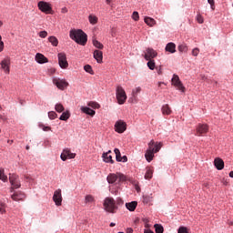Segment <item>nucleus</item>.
<instances>
[{
	"instance_id": "11",
	"label": "nucleus",
	"mask_w": 233,
	"mask_h": 233,
	"mask_svg": "<svg viewBox=\"0 0 233 233\" xmlns=\"http://www.w3.org/2000/svg\"><path fill=\"white\" fill-rule=\"evenodd\" d=\"M127 130V123L123 120H118L115 123V131L117 134H123Z\"/></svg>"
},
{
	"instance_id": "28",
	"label": "nucleus",
	"mask_w": 233,
	"mask_h": 233,
	"mask_svg": "<svg viewBox=\"0 0 233 233\" xmlns=\"http://www.w3.org/2000/svg\"><path fill=\"white\" fill-rule=\"evenodd\" d=\"M154 174V169L150 167H147V172L145 174V179H152V176Z\"/></svg>"
},
{
	"instance_id": "1",
	"label": "nucleus",
	"mask_w": 233,
	"mask_h": 233,
	"mask_svg": "<svg viewBox=\"0 0 233 233\" xmlns=\"http://www.w3.org/2000/svg\"><path fill=\"white\" fill-rule=\"evenodd\" d=\"M69 36L73 41H76L77 45L85 46L88 41V35L81 29H73L69 32Z\"/></svg>"
},
{
	"instance_id": "62",
	"label": "nucleus",
	"mask_w": 233,
	"mask_h": 233,
	"mask_svg": "<svg viewBox=\"0 0 233 233\" xmlns=\"http://www.w3.org/2000/svg\"><path fill=\"white\" fill-rule=\"evenodd\" d=\"M229 177H233V171L229 173Z\"/></svg>"
},
{
	"instance_id": "36",
	"label": "nucleus",
	"mask_w": 233,
	"mask_h": 233,
	"mask_svg": "<svg viewBox=\"0 0 233 233\" xmlns=\"http://www.w3.org/2000/svg\"><path fill=\"white\" fill-rule=\"evenodd\" d=\"M147 66L149 68V70H155L156 68V62L154 61V59L151 60H147Z\"/></svg>"
},
{
	"instance_id": "38",
	"label": "nucleus",
	"mask_w": 233,
	"mask_h": 233,
	"mask_svg": "<svg viewBox=\"0 0 233 233\" xmlns=\"http://www.w3.org/2000/svg\"><path fill=\"white\" fill-rule=\"evenodd\" d=\"M177 48L178 52H188V46L185 44L179 45Z\"/></svg>"
},
{
	"instance_id": "13",
	"label": "nucleus",
	"mask_w": 233,
	"mask_h": 233,
	"mask_svg": "<svg viewBox=\"0 0 233 233\" xmlns=\"http://www.w3.org/2000/svg\"><path fill=\"white\" fill-rule=\"evenodd\" d=\"M60 157L62 161H66L67 159H74V157H76V153H72L70 149L66 148L63 150Z\"/></svg>"
},
{
	"instance_id": "60",
	"label": "nucleus",
	"mask_w": 233,
	"mask_h": 233,
	"mask_svg": "<svg viewBox=\"0 0 233 233\" xmlns=\"http://www.w3.org/2000/svg\"><path fill=\"white\" fill-rule=\"evenodd\" d=\"M7 143H9V145H12V143H14V140H7Z\"/></svg>"
},
{
	"instance_id": "7",
	"label": "nucleus",
	"mask_w": 233,
	"mask_h": 233,
	"mask_svg": "<svg viewBox=\"0 0 233 233\" xmlns=\"http://www.w3.org/2000/svg\"><path fill=\"white\" fill-rule=\"evenodd\" d=\"M38 10H41L44 14H52V5L45 1H40L37 4Z\"/></svg>"
},
{
	"instance_id": "30",
	"label": "nucleus",
	"mask_w": 233,
	"mask_h": 233,
	"mask_svg": "<svg viewBox=\"0 0 233 233\" xmlns=\"http://www.w3.org/2000/svg\"><path fill=\"white\" fill-rule=\"evenodd\" d=\"M48 41H49V43H51V45L53 46H57V45H59V41L57 40V37H56V36H49Z\"/></svg>"
},
{
	"instance_id": "6",
	"label": "nucleus",
	"mask_w": 233,
	"mask_h": 233,
	"mask_svg": "<svg viewBox=\"0 0 233 233\" xmlns=\"http://www.w3.org/2000/svg\"><path fill=\"white\" fill-rule=\"evenodd\" d=\"M154 145H156V142L154 140H151L148 143V149L146 151L145 157L148 163L154 159Z\"/></svg>"
},
{
	"instance_id": "52",
	"label": "nucleus",
	"mask_w": 233,
	"mask_h": 233,
	"mask_svg": "<svg viewBox=\"0 0 233 233\" xmlns=\"http://www.w3.org/2000/svg\"><path fill=\"white\" fill-rule=\"evenodd\" d=\"M6 210L5 209V204L0 205V214H5Z\"/></svg>"
},
{
	"instance_id": "19",
	"label": "nucleus",
	"mask_w": 233,
	"mask_h": 233,
	"mask_svg": "<svg viewBox=\"0 0 233 233\" xmlns=\"http://www.w3.org/2000/svg\"><path fill=\"white\" fill-rule=\"evenodd\" d=\"M214 165L217 170H223L225 168V162L219 157L215 158Z\"/></svg>"
},
{
	"instance_id": "31",
	"label": "nucleus",
	"mask_w": 233,
	"mask_h": 233,
	"mask_svg": "<svg viewBox=\"0 0 233 233\" xmlns=\"http://www.w3.org/2000/svg\"><path fill=\"white\" fill-rule=\"evenodd\" d=\"M154 228L156 233H163L165 231V228L163 226H161V224H155Z\"/></svg>"
},
{
	"instance_id": "50",
	"label": "nucleus",
	"mask_w": 233,
	"mask_h": 233,
	"mask_svg": "<svg viewBox=\"0 0 233 233\" xmlns=\"http://www.w3.org/2000/svg\"><path fill=\"white\" fill-rule=\"evenodd\" d=\"M192 56H194L195 57H198V56H199V48L196 47L192 50Z\"/></svg>"
},
{
	"instance_id": "54",
	"label": "nucleus",
	"mask_w": 233,
	"mask_h": 233,
	"mask_svg": "<svg viewBox=\"0 0 233 233\" xmlns=\"http://www.w3.org/2000/svg\"><path fill=\"white\" fill-rule=\"evenodd\" d=\"M2 37L0 35V52H3V49L5 48V43L1 41Z\"/></svg>"
},
{
	"instance_id": "12",
	"label": "nucleus",
	"mask_w": 233,
	"mask_h": 233,
	"mask_svg": "<svg viewBox=\"0 0 233 233\" xmlns=\"http://www.w3.org/2000/svg\"><path fill=\"white\" fill-rule=\"evenodd\" d=\"M53 201L55 202L56 207H61L63 203V196L61 195V189L58 188L54 192Z\"/></svg>"
},
{
	"instance_id": "29",
	"label": "nucleus",
	"mask_w": 233,
	"mask_h": 233,
	"mask_svg": "<svg viewBox=\"0 0 233 233\" xmlns=\"http://www.w3.org/2000/svg\"><path fill=\"white\" fill-rule=\"evenodd\" d=\"M154 201V197L152 195H144L143 196V203L148 204Z\"/></svg>"
},
{
	"instance_id": "40",
	"label": "nucleus",
	"mask_w": 233,
	"mask_h": 233,
	"mask_svg": "<svg viewBox=\"0 0 233 233\" xmlns=\"http://www.w3.org/2000/svg\"><path fill=\"white\" fill-rule=\"evenodd\" d=\"M141 93V87L138 86L135 89L132 90V96L133 97L137 98V94Z\"/></svg>"
},
{
	"instance_id": "26",
	"label": "nucleus",
	"mask_w": 233,
	"mask_h": 233,
	"mask_svg": "<svg viewBox=\"0 0 233 233\" xmlns=\"http://www.w3.org/2000/svg\"><path fill=\"white\" fill-rule=\"evenodd\" d=\"M144 21H145L146 25H147V26H154V25H156V20L149 16H146L144 18Z\"/></svg>"
},
{
	"instance_id": "47",
	"label": "nucleus",
	"mask_w": 233,
	"mask_h": 233,
	"mask_svg": "<svg viewBox=\"0 0 233 233\" xmlns=\"http://www.w3.org/2000/svg\"><path fill=\"white\" fill-rule=\"evenodd\" d=\"M178 233H188V228L187 227H180L177 230Z\"/></svg>"
},
{
	"instance_id": "53",
	"label": "nucleus",
	"mask_w": 233,
	"mask_h": 233,
	"mask_svg": "<svg viewBox=\"0 0 233 233\" xmlns=\"http://www.w3.org/2000/svg\"><path fill=\"white\" fill-rule=\"evenodd\" d=\"M127 161H128V157H127V156H123V157L120 158V162H122V163H127Z\"/></svg>"
},
{
	"instance_id": "61",
	"label": "nucleus",
	"mask_w": 233,
	"mask_h": 233,
	"mask_svg": "<svg viewBox=\"0 0 233 233\" xmlns=\"http://www.w3.org/2000/svg\"><path fill=\"white\" fill-rule=\"evenodd\" d=\"M112 3V0H106V5H110Z\"/></svg>"
},
{
	"instance_id": "5",
	"label": "nucleus",
	"mask_w": 233,
	"mask_h": 233,
	"mask_svg": "<svg viewBox=\"0 0 233 233\" xmlns=\"http://www.w3.org/2000/svg\"><path fill=\"white\" fill-rule=\"evenodd\" d=\"M9 182L11 183L10 192H14L15 189L21 188L19 176L15 174H9Z\"/></svg>"
},
{
	"instance_id": "10",
	"label": "nucleus",
	"mask_w": 233,
	"mask_h": 233,
	"mask_svg": "<svg viewBox=\"0 0 233 233\" xmlns=\"http://www.w3.org/2000/svg\"><path fill=\"white\" fill-rule=\"evenodd\" d=\"M58 57V65L60 68H68V61L66 60V54L59 53L57 55Z\"/></svg>"
},
{
	"instance_id": "32",
	"label": "nucleus",
	"mask_w": 233,
	"mask_h": 233,
	"mask_svg": "<svg viewBox=\"0 0 233 233\" xmlns=\"http://www.w3.org/2000/svg\"><path fill=\"white\" fill-rule=\"evenodd\" d=\"M55 110L61 114V112H65V106H63V104L58 103L55 106Z\"/></svg>"
},
{
	"instance_id": "21",
	"label": "nucleus",
	"mask_w": 233,
	"mask_h": 233,
	"mask_svg": "<svg viewBox=\"0 0 233 233\" xmlns=\"http://www.w3.org/2000/svg\"><path fill=\"white\" fill-rule=\"evenodd\" d=\"M110 154H112V151L109 150L108 152L106 153H104L102 155V157L104 158V161L106 163H111L112 165H114V159H112V157L110 156Z\"/></svg>"
},
{
	"instance_id": "44",
	"label": "nucleus",
	"mask_w": 233,
	"mask_h": 233,
	"mask_svg": "<svg viewBox=\"0 0 233 233\" xmlns=\"http://www.w3.org/2000/svg\"><path fill=\"white\" fill-rule=\"evenodd\" d=\"M48 117L49 119H56V117H57V113H56L55 111H51L48 113Z\"/></svg>"
},
{
	"instance_id": "18",
	"label": "nucleus",
	"mask_w": 233,
	"mask_h": 233,
	"mask_svg": "<svg viewBox=\"0 0 233 233\" xmlns=\"http://www.w3.org/2000/svg\"><path fill=\"white\" fill-rule=\"evenodd\" d=\"M36 63H39V65H43L45 63H48V58L45 56V55L41 53H37L35 57Z\"/></svg>"
},
{
	"instance_id": "46",
	"label": "nucleus",
	"mask_w": 233,
	"mask_h": 233,
	"mask_svg": "<svg viewBox=\"0 0 233 233\" xmlns=\"http://www.w3.org/2000/svg\"><path fill=\"white\" fill-rule=\"evenodd\" d=\"M88 106H91V108H99L100 106L96 102H89Z\"/></svg>"
},
{
	"instance_id": "15",
	"label": "nucleus",
	"mask_w": 233,
	"mask_h": 233,
	"mask_svg": "<svg viewBox=\"0 0 233 233\" xmlns=\"http://www.w3.org/2000/svg\"><path fill=\"white\" fill-rule=\"evenodd\" d=\"M144 57L146 61L154 59V57H157V52L153 48L148 47L147 49H146Z\"/></svg>"
},
{
	"instance_id": "35",
	"label": "nucleus",
	"mask_w": 233,
	"mask_h": 233,
	"mask_svg": "<svg viewBox=\"0 0 233 233\" xmlns=\"http://www.w3.org/2000/svg\"><path fill=\"white\" fill-rule=\"evenodd\" d=\"M154 147H155V148H154V153L155 154H157V152H159V150H161V147H163V143H161V142H157L156 144H154Z\"/></svg>"
},
{
	"instance_id": "64",
	"label": "nucleus",
	"mask_w": 233,
	"mask_h": 233,
	"mask_svg": "<svg viewBox=\"0 0 233 233\" xmlns=\"http://www.w3.org/2000/svg\"><path fill=\"white\" fill-rule=\"evenodd\" d=\"M202 79H207V77H205V76H202Z\"/></svg>"
},
{
	"instance_id": "17",
	"label": "nucleus",
	"mask_w": 233,
	"mask_h": 233,
	"mask_svg": "<svg viewBox=\"0 0 233 233\" xmlns=\"http://www.w3.org/2000/svg\"><path fill=\"white\" fill-rule=\"evenodd\" d=\"M1 68L5 72V74H10V59H4L1 62Z\"/></svg>"
},
{
	"instance_id": "51",
	"label": "nucleus",
	"mask_w": 233,
	"mask_h": 233,
	"mask_svg": "<svg viewBox=\"0 0 233 233\" xmlns=\"http://www.w3.org/2000/svg\"><path fill=\"white\" fill-rule=\"evenodd\" d=\"M208 3L210 4L211 9L216 10V5L214 0H208Z\"/></svg>"
},
{
	"instance_id": "58",
	"label": "nucleus",
	"mask_w": 233,
	"mask_h": 233,
	"mask_svg": "<svg viewBox=\"0 0 233 233\" xmlns=\"http://www.w3.org/2000/svg\"><path fill=\"white\" fill-rule=\"evenodd\" d=\"M144 233H154V231H152L150 229H145Z\"/></svg>"
},
{
	"instance_id": "55",
	"label": "nucleus",
	"mask_w": 233,
	"mask_h": 233,
	"mask_svg": "<svg viewBox=\"0 0 233 233\" xmlns=\"http://www.w3.org/2000/svg\"><path fill=\"white\" fill-rule=\"evenodd\" d=\"M126 233H134V229L132 228H127Z\"/></svg>"
},
{
	"instance_id": "39",
	"label": "nucleus",
	"mask_w": 233,
	"mask_h": 233,
	"mask_svg": "<svg viewBox=\"0 0 233 233\" xmlns=\"http://www.w3.org/2000/svg\"><path fill=\"white\" fill-rule=\"evenodd\" d=\"M114 152L116 154V161L121 162V151H119L118 148H115Z\"/></svg>"
},
{
	"instance_id": "56",
	"label": "nucleus",
	"mask_w": 233,
	"mask_h": 233,
	"mask_svg": "<svg viewBox=\"0 0 233 233\" xmlns=\"http://www.w3.org/2000/svg\"><path fill=\"white\" fill-rule=\"evenodd\" d=\"M158 76L163 74V69L161 67L157 68Z\"/></svg>"
},
{
	"instance_id": "24",
	"label": "nucleus",
	"mask_w": 233,
	"mask_h": 233,
	"mask_svg": "<svg viewBox=\"0 0 233 233\" xmlns=\"http://www.w3.org/2000/svg\"><path fill=\"white\" fill-rule=\"evenodd\" d=\"M161 112L163 116H170V114H172V109H170V106L166 104L162 106Z\"/></svg>"
},
{
	"instance_id": "8",
	"label": "nucleus",
	"mask_w": 233,
	"mask_h": 233,
	"mask_svg": "<svg viewBox=\"0 0 233 233\" xmlns=\"http://www.w3.org/2000/svg\"><path fill=\"white\" fill-rule=\"evenodd\" d=\"M171 84L173 85V86H176L177 90H180V92H185V87L183 86V83L179 79V76L173 75V77L171 79Z\"/></svg>"
},
{
	"instance_id": "23",
	"label": "nucleus",
	"mask_w": 233,
	"mask_h": 233,
	"mask_svg": "<svg viewBox=\"0 0 233 233\" xmlns=\"http://www.w3.org/2000/svg\"><path fill=\"white\" fill-rule=\"evenodd\" d=\"M81 111L84 114H87V116H96V111L94 109H91L90 107L82 106Z\"/></svg>"
},
{
	"instance_id": "59",
	"label": "nucleus",
	"mask_w": 233,
	"mask_h": 233,
	"mask_svg": "<svg viewBox=\"0 0 233 233\" xmlns=\"http://www.w3.org/2000/svg\"><path fill=\"white\" fill-rule=\"evenodd\" d=\"M109 226H110V227H116V223L111 222Z\"/></svg>"
},
{
	"instance_id": "43",
	"label": "nucleus",
	"mask_w": 233,
	"mask_h": 233,
	"mask_svg": "<svg viewBox=\"0 0 233 233\" xmlns=\"http://www.w3.org/2000/svg\"><path fill=\"white\" fill-rule=\"evenodd\" d=\"M132 19L134 21H139V13L137 11H134L132 14Z\"/></svg>"
},
{
	"instance_id": "2",
	"label": "nucleus",
	"mask_w": 233,
	"mask_h": 233,
	"mask_svg": "<svg viewBox=\"0 0 233 233\" xmlns=\"http://www.w3.org/2000/svg\"><path fill=\"white\" fill-rule=\"evenodd\" d=\"M104 209L106 212H109L110 214L116 213V210H117L116 200L112 198H106L104 200Z\"/></svg>"
},
{
	"instance_id": "41",
	"label": "nucleus",
	"mask_w": 233,
	"mask_h": 233,
	"mask_svg": "<svg viewBox=\"0 0 233 233\" xmlns=\"http://www.w3.org/2000/svg\"><path fill=\"white\" fill-rule=\"evenodd\" d=\"M86 203H94L96 199H94V197L92 195H86L85 198Z\"/></svg>"
},
{
	"instance_id": "33",
	"label": "nucleus",
	"mask_w": 233,
	"mask_h": 233,
	"mask_svg": "<svg viewBox=\"0 0 233 233\" xmlns=\"http://www.w3.org/2000/svg\"><path fill=\"white\" fill-rule=\"evenodd\" d=\"M0 180L4 181V183H6V181H8V177L5 175V169H0Z\"/></svg>"
},
{
	"instance_id": "22",
	"label": "nucleus",
	"mask_w": 233,
	"mask_h": 233,
	"mask_svg": "<svg viewBox=\"0 0 233 233\" xmlns=\"http://www.w3.org/2000/svg\"><path fill=\"white\" fill-rule=\"evenodd\" d=\"M165 50L169 52V54H176V44L172 42L167 44Z\"/></svg>"
},
{
	"instance_id": "20",
	"label": "nucleus",
	"mask_w": 233,
	"mask_h": 233,
	"mask_svg": "<svg viewBox=\"0 0 233 233\" xmlns=\"http://www.w3.org/2000/svg\"><path fill=\"white\" fill-rule=\"evenodd\" d=\"M93 56L96 63H103V51L95 50Z\"/></svg>"
},
{
	"instance_id": "48",
	"label": "nucleus",
	"mask_w": 233,
	"mask_h": 233,
	"mask_svg": "<svg viewBox=\"0 0 233 233\" xmlns=\"http://www.w3.org/2000/svg\"><path fill=\"white\" fill-rule=\"evenodd\" d=\"M84 70H86L88 74H92V72H93L92 66H90V65L85 66Z\"/></svg>"
},
{
	"instance_id": "14",
	"label": "nucleus",
	"mask_w": 233,
	"mask_h": 233,
	"mask_svg": "<svg viewBox=\"0 0 233 233\" xmlns=\"http://www.w3.org/2000/svg\"><path fill=\"white\" fill-rule=\"evenodd\" d=\"M196 136H203L208 132V125L198 124L196 128Z\"/></svg>"
},
{
	"instance_id": "57",
	"label": "nucleus",
	"mask_w": 233,
	"mask_h": 233,
	"mask_svg": "<svg viewBox=\"0 0 233 233\" xmlns=\"http://www.w3.org/2000/svg\"><path fill=\"white\" fill-rule=\"evenodd\" d=\"M61 12L62 14H66L68 12V9L66 7H63Z\"/></svg>"
},
{
	"instance_id": "25",
	"label": "nucleus",
	"mask_w": 233,
	"mask_h": 233,
	"mask_svg": "<svg viewBox=\"0 0 233 233\" xmlns=\"http://www.w3.org/2000/svg\"><path fill=\"white\" fill-rule=\"evenodd\" d=\"M126 207H127V210H130V212H134V210H136V208L137 207V203L136 201L126 203Z\"/></svg>"
},
{
	"instance_id": "3",
	"label": "nucleus",
	"mask_w": 233,
	"mask_h": 233,
	"mask_svg": "<svg viewBox=\"0 0 233 233\" xmlns=\"http://www.w3.org/2000/svg\"><path fill=\"white\" fill-rule=\"evenodd\" d=\"M106 180L110 185H114V183H116V182L121 183L123 181H127V177L121 173H116V174L111 173L107 176Z\"/></svg>"
},
{
	"instance_id": "63",
	"label": "nucleus",
	"mask_w": 233,
	"mask_h": 233,
	"mask_svg": "<svg viewBox=\"0 0 233 233\" xmlns=\"http://www.w3.org/2000/svg\"><path fill=\"white\" fill-rule=\"evenodd\" d=\"M3 26V21L0 20V28Z\"/></svg>"
},
{
	"instance_id": "49",
	"label": "nucleus",
	"mask_w": 233,
	"mask_h": 233,
	"mask_svg": "<svg viewBox=\"0 0 233 233\" xmlns=\"http://www.w3.org/2000/svg\"><path fill=\"white\" fill-rule=\"evenodd\" d=\"M197 21H198V23H199V25H203L205 20L203 19V16L201 15H198Z\"/></svg>"
},
{
	"instance_id": "4",
	"label": "nucleus",
	"mask_w": 233,
	"mask_h": 233,
	"mask_svg": "<svg viewBox=\"0 0 233 233\" xmlns=\"http://www.w3.org/2000/svg\"><path fill=\"white\" fill-rule=\"evenodd\" d=\"M116 101L118 105H125L127 103V92L121 86H117L116 89Z\"/></svg>"
},
{
	"instance_id": "9",
	"label": "nucleus",
	"mask_w": 233,
	"mask_h": 233,
	"mask_svg": "<svg viewBox=\"0 0 233 233\" xmlns=\"http://www.w3.org/2000/svg\"><path fill=\"white\" fill-rule=\"evenodd\" d=\"M53 85H56L59 90H65V88L68 87L66 80L61 78H53Z\"/></svg>"
},
{
	"instance_id": "27",
	"label": "nucleus",
	"mask_w": 233,
	"mask_h": 233,
	"mask_svg": "<svg viewBox=\"0 0 233 233\" xmlns=\"http://www.w3.org/2000/svg\"><path fill=\"white\" fill-rule=\"evenodd\" d=\"M59 119H60V121H68V119H70V112L66 111V112L62 113Z\"/></svg>"
},
{
	"instance_id": "42",
	"label": "nucleus",
	"mask_w": 233,
	"mask_h": 233,
	"mask_svg": "<svg viewBox=\"0 0 233 233\" xmlns=\"http://www.w3.org/2000/svg\"><path fill=\"white\" fill-rule=\"evenodd\" d=\"M39 127L42 128V130H44V132H50V130H52V127H50L48 126H45L43 124H40Z\"/></svg>"
},
{
	"instance_id": "34",
	"label": "nucleus",
	"mask_w": 233,
	"mask_h": 233,
	"mask_svg": "<svg viewBox=\"0 0 233 233\" xmlns=\"http://www.w3.org/2000/svg\"><path fill=\"white\" fill-rule=\"evenodd\" d=\"M88 19H89V23L91 25H97V16H96L94 15H90Z\"/></svg>"
},
{
	"instance_id": "16",
	"label": "nucleus",
	"mask_w": 233,
	"mask_h": 233,
	"mask_svg": "<svg viewBox=\"0 0 233 233\" xmlns=\"http://www.w3.org/2000/svg\"><path fill=\"white\" fill-rule=\"evenodd\" d=\"M25 198H26V196L22 191L15 192L11 196V199H13V201H23V199H25Z\"/></svg>"
},
{
	"instance_id": "45",
	"label": "nucleus",
	"mask_w": 233,
	"mask_h": 233,
	"mask_svg": "<svg viewBox=\"0 0 233 233\" xmlns=\"http://www.w3.org/2000/svg\"><path fill=\"white\" fill-rule=\"evenodd\" d=\"M38 35H39V37H41L42 39H45V38L48 35V32H46V31H40V32L38 33Z\"/></svg>"
},
{
	"instance_id": "37",
	"label": "nucleus",
	"mask_w": 233,
	"mask_h": 233,
	"mask_svg": "<svg viewBox=\"0 0 233 233\" xmlns=\"http://www.w3.org/2000/svg\"><path fill=\"white\" fill-rule=\"evenodd\" d=\"M93 45H94V46H96V48H98L99 50H103V48H104L103 44H101V42H99L97 40H93Z\"/></svg>"
}]
</instances>
